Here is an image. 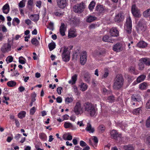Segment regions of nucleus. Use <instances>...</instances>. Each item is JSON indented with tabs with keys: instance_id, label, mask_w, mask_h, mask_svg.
Listing matches in <instances>:
<instances>
[{
	"instance_id": "f257e3e1",
	"label": "nucleus",
	"mask_w": 150,
	"mask_h": 150,
	"mask_svg": "<svg viewBox=\"0 0 150 150\" xmlns=\"http://www.w3.org/2000/svg\"><path fill=\"white\" fill-rule=\"evenodd\" d=\"M83 111H85L91 116H93L96 114V110L94 105L91 103L86 102L83 105Z\"/></svg>"
},
{
	"instance_id": "f03ea898",
	"label": "nucleus",
	"mask_w": 150,
	"mask_h": 150,
	"mask_svg": "<svg viewBox=\"0 0 150 150\" xmlns=\"http://www.w3.org/2000/svg\"><path fill=\"white\" fill-rule=\"evenodd\" d=\"M124 83L123 77L121 74L117 75L115 79L113 88L115 89H118L121 88Z\"/></svg>"
},
{
	"instance_id": "7ed1b4c3",
	"label": "nucleus",
	"mask_w": 150,
	"mask_h": 150,
	"mask_svg": "<svg viewBox=\"0 0 150 150\" xmlns=\"http://www.w3.org/2000/svg\"><path fill=\"white\" fill-rule=\"evenodd\" d=\"M13 44V40L11 41L8 39L7 43H3L1 46L0 50L4 53L8 52L12 50Z\"/></svg>"
},
{
	"instance_id": "20e7f679",
	"label": "nucleus",
	"mask_w": 150,
	"mask_h": 150,
	"mask_svg": "<svg viewBox=\"0 0 150 150\" xmlns=\"http://www.w3.org/2000/svg\"><path fill=\"white\" fill-rule=\"evenodd\" d=\"M136 28L138 32L142 33L144 32L146 29V24L145 21L140 20L138 22Z\"/></svg>"
},
{
	"instance_id": "39448f33",
	"label": "nucleus",
	"mask_w": 150,
	"mask_h": 150,
	"mask_svg": "<svg viewBox=\"0 0 150 150\" xmlns=\"http://www.w3.org/2000/svg\"><path fill=\"white\" fill-rule=\"evenodd\" d=\"M71 51L69 48L65 47L62 55V60L65 62H68L70 59Z\"/></svg>"
},
{
	"instance_id": "423d86ee",
	"label": "nucleus",
	"mask_w": 150,
	"mask_h": 150,
	"mask_svg": "<svg viewBox=\"0 0 150 150\" xmlns=\"http://www.w3.org/2000/svg\"><path fill=\"white\" fill-rule=\"evenodd\" d=\"M73 111L76 115H78L83 112V107L81 106L80 102L78 101L76 102Z\"/></svg>"
},
{
	"instance_id": "0eeeda50",
	"label": "nucleus",
	"mask_w": 150,
	"mask_h": 150,
	"mask_svg": "<svg viewBox=\"0 0 150 150\" xmlns=\"http://www.w3.org/2000/svg\"><path fill=\"white\" fill-rule=\"evenodd\" d=\"M132 28V21L131 18L129 17L127 18L126 22L124 26V29L127 33L129 34L131 32Z\"/></svg>"
},
{
	"instance_id": "6e6552de",
	"label": "nucleus",
	"mask_w": 150,
	"mask_h": 150,
	"mask_svg": "<svg viewBox=\"0 0 150 150\" xmlns=\"http://www.w3.org/2000/svg\"><path fill=\"white\" fill-rule=\"evenodd\" d=\"M85 6V5L84 3H81L75 5L73 7V10L75 13H80L83 11Z\"/></svg>"
},
{
	"instance_id": "1a4fd4ad",
	"label": "nucleus",
	"mask_w": 150,
	"mask_h": 150,
	"mask_svg": "<svg viewBox=\"0 0 150 150\" xmlns=\"http://www.w3.org/2000/svg\"><path fill=\"white\" fill-rule=\"evenodd\" d=\"M131 12L133 15L135 17L139 18L141 16L140 10L135 5H132L131 8Z\"/></svg>"
},
{
	"instance_id": "9d476101",
	"label": "nucleus",
	"mask_w": 150,
	"mask_h": 150,
	"mask_svg": "<svg viewBox=\"0 0 150 150\" xmlns=\"http://www.w3.org/2000/svg\"><path fill=\"white\" fill-rule=\"evenodd\" d=\"M125 45L120 43L114 45L113 47V50L117 52H119L122 51L125 48Z\"/></svg>"
},
{
	"instance_id": "9b49d317",
	"label": "nucleus",
	"mask_w": 150,
	"mask_h": 150,
	"mask_svg": "<svg viewBox=\"0 0 150 150\" xmlns=\"http://www.w3.org/2000/svg\"><path fill=\"white\" fill-rule=\"evenodd\" d=\"M56 1L57 6L60 8H64L67 5V0H56Z\"/></svg>"
},
{
	"instance_id": "f8f14e48",
	"label": "nucleus",
	"mask_w": 150,
	"mask_h": 150,
	"mask_svg": "<svg viewBox=\"0 0 150 150\" xmlns=\"http://www.w3.org/2000/svg\"><path fill=\"white\" fill-rule=\"evenodd\" d=\"M124 19V16L123 13L122 12H120L116 14L115 18V22L119 23L122 21Z\"/></svg>"
},
{
	"instance_id": "ddd939ff",
	"label": "nucleus",
	"mask_w": 150,
	"mask_h": 150,
	"mask_svg": "<svg viewBox=\"0 0 150 150\" xmlns=\"http://www.w3.org/2000/svg\"><path fill=\"white\" fill-rule=\"evenodd\" d=\"M87 53L85 51H83L81 54L80 62L82 65L84 64L87 60Z\"/></svg>"
},
{
	"instance_id": "4468645a",
	"label": "nucleus",
	"mask_w": 150,
	"mask_h": 150,
	"mask_svg": "<svg viewBox=\"0 0 150 150\" xmlns=\"http://www.w3.org/2000/svg\"><path fill=\"white\" fill-rule=\"evenodd\" d=\"M77 35L76 30L74 28L70 29L69 31L68 37L69 38H72L77 36Z\"/></svg>"
},
{
	"instance_id": "2eb2a0df",
	"label": "nucleus",
	"mask_w": 150,
	"mask_h": 150,
	"mask_svg": "<svg viewBox=\"0 0 150 150\" xmlns=\"http://www.w3.org/2000/svg\"><path fill=\"white\" fill-rule=\"evenodd\" d=\"M110 33V35L112 37H117L119 33V31L115 27H113L111 29Z\"/></svg>"
},
{
	"instance_id": "dca6fc26",
	"label": "nucleus",
	"mask_w": 150,
	"mask_h": 150,
	"mask_svg": "<svg viewBox=\"0 0 150 150\" xmlns=\"http://www.w3.org/2000/svg\"><path fill=\"white\" fill-rule=\"evenodd\" d=\"M67 30V27L64 23H61L59 28V32L60 34L62 36L65 35V32Z\"/></svg>"
},
{
	"instance_id": "f3484780",
	"label": "nucleus",
	"mask_w": 150,
	"mask_h": 150,
	"mask_svg": "<svg viewBox=\"0 0 150 150\" xmlns=\"http://www.w3.org/2000/svg\"><path fill=\"white\" fill-rule=\"evenodd\" d=\"M96 10L98 13H101L107 11V10L103 6L98 5L96 7Z\"/></svg>"
},
{
	"instance_id": "a211bd4d",
	"label": "nucleus",
	"mask_w": 150,
	"mask_h": 150,
	"mask_svg": "<svg viewBox=\"0 0 150 150\" xmlns=\"http://www.w3.org/2000/svg\"><path fill=\"white\" fill-rule=\"evenodd\" d=\"M64 12L61 11L60 9H57L54 10L53 13L56 16H62L64 15Z\"/></svg>"
},
{
	"instance_id": "6ab92c4d",
	"label": "nucleus",
	"mask_w": 150,
	"mask_h": 150,
	"mask_svg": "<svg viewBox=\"0 0 150 150\" xmlns=\"http://www.w3.org/2000/svg\"><path fill=\"white\" fill-rule=\"evenodd\" d=\"M86 130L89 133H93L95 131L94 128L92 127L90 123H88Z\"/></svg>"
},
{
	"instance_id": "aec40b11",
	"label": "nucleus",
	"mask_w": 150,
	"mask_h": 150,
	"mask_svg": "<svg viewBox=\"0 0 150 150\" xmlns=\"http://www.w3.org/2000/svg\"><path fill=\"white\" fill-rule=\"evenodd\" d=\"M148 44L146 42L143 41H140L137 44V46L141 48H144L147 46Z\"/></svg>"
},
{
	"instance_id": "412c9836",
	"label": "nucleus",
	"mask_w": 150,
	"mask_h": 150,
	"mask_svg": "<svg viewBox=\"0 0 150 150\" xmlns=\"http://www.w3.org/2000/svg\"><path fill=\"white\" fill-rule=\"evenodd\" d=\"M77 75L76 74H74L71 77V80L68 81V83L71 85L74 84L76 81Z\"/></svg>"
},
{
	"instance_id": "4be33fe9",
	"label": "nucleus",
	"mask_w": 150,
	"mask_h": 150,
	"mask_svg": "<svg viewBox=\"0 0 150 150\" xmlns=\"http://www.w3.org/2000/svg\"><path fill=\"white\" fill-rule=\"evenodd\" d=\"M10 10L9 5L8 4H6L3 7L2 11L3 12L7 14L9 12Z\"/></svg>"
},
{
	"instance_id": "5701e85b",
	"label": "nucleus",
	"mask_w": 150,
	"mask_h": 150,
	"mask_svg": "<svg viewBox=\"0 0 150 150\" xmlns=\"http://www.w3.org/2000/svg\"><path fill=\"white\" fill-rule=\"evenodd\" d=\"M29 17L32 21L35 22L37 21L39 18V15L38 14L31 15Z\"/></svg>"
},
{
	"instance_id": "b1692460",
	"label": "nucleus",
	"mask_w": 150,
	"mask_h": 150,
	"mask_svg": "<svg viewBox=\"0 0 150 150\" xmlns=\"http://www.w3.org/2000/svg\"><path fill=\"white\" fill-rule=\"evenodd\" d=\"M146 78V76L144 74H142L139 76L137 78L136 81L138 83L143 81Z\"/></svg>"
},
{
	"instance_id": "393cba45",
	"label": "nucleus",
	"mask_w": 150,
	"mask_h": 150,
	"mask_svg": "<svg viewBox=\"0 0 150 150\" xmlns=\"http://www.w3.org/2000/svg\"><path fill=\"white\" fill-rule=\"evenodd\" d=\"M80 89L83 91H85L87 88L88 86L86 84L81 82L79 86Z\"/></svg>"
},
{
	"instance_id": "a878e982",
	"label": "nucleus",
	"mask_w": 150,
	"mask_h": 150,
	"mask_svg": "<svg viewBox=\"0 0 150 150\" xmlns=\"http://www.w3.org/2000/svg\"><path fill=\"white\" fill-rule=\"evenodd\" d=\"M140 61L143 62L144 64L147 65H150V59L146 58H142Z\"/></svg>"
},
{
	"instance_id": "bb28decb",
	"label": "nucleus",
	"mask_w": 150,
	"mask_h": 150,
	"mask_svg": "<svg viewBox=\"0 0 150 150\" xmlns=\"http://www.w3.org/2000/svg\"><path fill=\"white\" fill-rule=\"evenodd\" d=\"M64 127L66 129H71L73 127V125L71 123L67 121L64 122Z\"/></svg>"
},
{
	"instance_id": "cd10ccee",
	"label": "nucleus",
	"mask_w": 150,
	"mask_h": 150,
	"mask_svg": "<svg viewBox=\"0 0 150 150\" xmlns=\"http://www.w3.org/2000/svg\"><path fill=\"white\" fill-rule=\"evenodd\" d=\"M147 87V83L145 82L141 83L139 85V88L141 90H145L146 89Z\"/></svg>"
},
{
	"instance_id": "c85d7f7f",
	"label": "nucleus",
	"mask_w": 150,
	"mask_h": 150,
	"mask_svg": "<svg viewBox=\"0 0 150 150\" xmlns=\"http://www.w3.org/2000/svg\"><path fill=\"white\" fill-rule=\"evenodd\" d=\"M96 19V18L93 16H88L86 19L87 22L90 23Z\"/></svg>"
},
{
	"instance_id": "c756f323",
	"label": "nucleus",
	"mask_w": 150,
	"mask_h": 150,
	"mask_svg": "<svg viewBox=\"0 0 150 150\" xmlns=\"http://www.w3.org/2000/svg\"><path fill=\"white\" fill-rule=\"evenodd\" d=\"M111 136L114 139L117 137L118 136V133L115 130H112L110 132Z\"/></svg>"
},
{
	"instance_id": "7c9ffc66",
	"label": "nucleus",
	"mask_w": 150,
	"mask_h": 150,
	"mask_svg": "<svg viewBox=\"0 0 150 150\" xmlns=\"http://www.w3.org/2000/svg\"><path fill=\"white\" fill-rule=\"evenodd\" d=\"M132 100L134 101L141 102V98L138 96H134L133 95L132 97Z\"/></svg>"
},
{
	"instance_id": "2f4dec72",
	"label": "nucleus",
	"mask_w": 150,
	"mask_h": 150,
	"mask_svg": "<svg viewBox=\"0 0 150 150\" xmlns=\"http://www.w3.org/2000/svg\"><path fill=\"white\" fill-rule=\"evenodd\" d=\"M20 22V20L18 18H14L13 19L12 24L14 26L17 25Z\"/></svg>"
},
{
	"instance_id": "473e14b6",
	"label": "nucleus",
	"mask_w": 150,
	"mask_h": 150,
	"mask_svg": "<svg viewBox=\"0 0 150 150\" xmlns=\"http://www.w3.org/2000/svg\"><path fill=\"white\" fill-rule=\"evenodd\" d=\"M7 84L9 87H13L16 85V83L14 81H11L7 82Z\"/></svg>"
},
{
	"instance_id": "72a5a7b5",
	"label": "nucleus",
	"mask_w": 150,
	"mask_h": 150,
	"mask_svg": "<svg viewBox=\"0 0 150 150\" xmlns=\"http://www.w3.org/2000/svg\"><path fill=\"white\" fill-rule=\"evenodd\" d=\"M143 14L145 17H149L150 16V8H149L144 11Z\"/></svg>"
},
{
	"instance_id": "f704fd0d",
	"label": "nucleus",
	"mask_w": 150,
	"mask_h": 150,
	"mask_svg": "<svg viewBox=\"0 0 150 150\" xmlns=\"http://www.w3.org/2000/svg\"><path fill=\"white\" fill-rule=\"evenodd\" d=\"M96 5L95 2L93 1H92L90 4L88 6V8L89 9L92 11L94 9Z\"/></svg>"
},
{
	"instance_id": "c9c22d12",
	"label": "nucleus",
	"mask_w": 150,
	"mask_h": 150,
	"mask_svg": "<svg viewBox=\"0 0 150 150\" xmlns=\"http://www.w3.org/2000/svg\"><path fill=\"white\" fill-rule=\"evenodd\" d=\"M26 0H22L18 3V6L19 8H23L25 6Z\"/></svg>"
},
{
	"instance_id": "e433bc0d",
	"label": "nucleus",
	"mask_w": 150,
	"mask_h": 150,
	"mask_svg": "<svg viewBox=\"0 0 150 150\" xmlns=\"http://www.w3.org/2000/svg\"><path fill=\"white\" fill-rule=\"evenodd\" d=\"M56 45L54 42H51L48 45V47L50 51L53 50L55 47Z\"/></svg>"
},
{
	"instance_id": "4c0bfd02",
	"label": "nucleus",
	"mask_w": 150,
	"mask_h": 150,
	"mask_svg": "<svg viewBox=\"0 0 150 150\" xmlns=\"http://www.w3.org/2000/svg\"><path fill=\"white\" fill-rule=\"evenodd\" d=\"M26 113V112L25 111H21L18 115V117L21 119L23 118L25 116Z\"/></svg>"
},
{
	"instance_id": "58836bf2",
	"label": "nucleus",
	"mask_w": 150,
	"mask_h": 150,
	"mask_svg": "<svg viewBox=\"0 0 150 150\" xmlns=\"http://www.w3.org/2000/svg\"><path fill=\"white\" fill-rule=\"evenodd\" d=\"M39 138L43 141H45L47 139V137L44 133H41L39 134Z\"/></svg>"
},
{
	"instance_id": "ea45409f",
	"label": "nucleus",
	"mask_w": 150,
	"mask_h": 150,
	"mask_svg": "<svg viewBox=\"0 0 150 150\" xmlns=\"http://www.w3.org/2000/svg\"><path fill=\"white\" fill-rule=\"evenodd\" d=\"M31 42L33 45L35 46H37L39 44V41L35 38H33L31 40Z\"/></svg>"
},
{
	"instance_id": "a19ab883",
	"label": "nucleus",
	"mask_w": 150,
	"mask_h": 150,
	"mask_svg": "<svg viewBox=\"0 0 150 150\" xmlns=\"http://www.w3.org/2000/svg\"><path fill=\"white\" fill-rule=\"evenodd\" d=\"M73 100V97H67L65 99V102L66 104H68L69 103H72Z\"/></svg>"
},
{
	"instance_id": "79ce46f5",
	"label": "nucleus",
	"mask_w": 150,
	"mask_h": 150,
	"mask_svg": "<svg viewBox=\"0 0 150 150\" xmlns=\"http://www.w3.org/2000/svg\"><path fill=\"white\" fill-rule=\"evenodd\" d=\"M130 71L131 73L135 75L137 74H138V73L135 70V67H130Z\"/></svg>"
},
{
	"instance_id": "37998d69",
	"label": "nucleus",
	"mask_w": 150,
	"mask_h": 150,
	"mask_svg": "<svg viewBox=\"0 0 150 150\" xmlns=\"http://www.w3.org/2000/svg\"><path fill=\"white\" fill-rule=\"evenodd\" d=\"M26 60L25 59L22 57H20L19 58V62L22 64H24L26 63Z\"/></svg>"
},
{
	"instance_id": "c03bdc74",
	"label": "nucleus",
	"mask_w": 150,
	"mask_h": 150,
	"mask_svg": "<svg viewBox=\"0 0 150 150\" xmlns=\"http://www.w3.org/2000/svg\"><path fill=\"white\" fill-rule=\"evenodd\" d=\"M124 149L125 150H134L133 147L130 145L124 146Z\"/></svg>"
},
{
	"instance_id": "a18cd8bd",
	"label": "nucleus",
	"mask_w": 150,
	"mask_h": 150,
	"mask_svg": "<svg viewBox=\"0 0 150 150\" xmlns=\"http://www.w3.org/2000/svg\"><path fill=\"white\" fill-rule=\"evenodd\" d=\"M13 58L11 56H8L6 59V61L7 64L11 62L13 60Z\"/></svg>"
},
{
	"instance_id": "49530a36",
	"label": "nucleus",
	"mask_w": 150,
	"mask_h": 150,
	"mask_svg": "<svg viewBox=\"0 0 150 150\" xmlns=\"http://www.w3.org/2000/svg\"><path fill=\"white\" fill-rule=\"evenodd\" d=\"M141 107H139L134 109L133 113L134 114L137 115L139 114L141 111Z\"/></svg>"
},
{
	"instance_id": "de8ad7c7",
	"label": "nucleus",
	"mask_w": 150,
	"mask_h": 150,
	"mask_svg": "<svg viewBox=\"0 0 150 150\" xmlns=\"http://www.w3.org/2000/svg\"><path fill=\"white\" fill-rule=\"evenodd\" d=\"M84 80L86 81L87 82H89L90 81V77L89 74L88 73H86L85 74L84 76Z\"/></svg>"
},
{
	"instance_id": "09e8293b",
	"label": "nucleus",
	"mask_w": 150,
	"mask_h": 150,
	"mask_svg": "<svg viewBox=\"0 0 150 150\" xmlns=\"http://www.w3.org/2000/svg\"><path fill=\"white\" fill-rule=\"evenodd\" d=\"M103 40L105 42H110L111 41L109 36L108 35H105L103 38Z\"/></svg>"
},
{
	"instance_id": "8fccbe9b",
	"label": "nucleus",
	"mask_w": 150,
	"mask_h": 150,
	"mask_svg": "<svg viewBox=\"0 0 150 150\" xmlns=\"http://www.w3.org/2000/svg\"><path fill=\"white\" fill-rule=\"evenodd\" d=\"M98 129L100 132L102 133L104 131L105 128L103 125H101L99 126Z\"/></svg>"
},
{
	"instance_id": "3c124183",
	"label": "nucleus",
	"mask_w": 150,
	"mask_h": 150,
	"mask_svg": "<svg viewBox=\"0 0 150 150\" xmlns=\"http://www.w3.org/2000/svg\"><path fill=\"white\" fill-rule=\"evenodd\" d=\"M115 100L114 97L113 96H109L107 99V101L110 103L113 102Z\"/></svg>"
},
{
	"instance_id": "603ef678",
	"label": "nucleus",
	"mask_w": 150,
	"mask_h": 150,
	"mask_svg": "<svg viewBox=\"0 0 150 150\" xmlns=\"http://www.w3.org/2000/svg\"><path fill=\"white\" fill-rule=\"evenodd\" d=\"M91 139L95 143L94 145L95 146H96V144L98 143V140L97 138L96 137L93 136L91 138Z\"/></svg>"
},
{
	"instance_id": "864d4df0",
	"label": "nucleus",
	"mask_w": 150,
	"mask_h": 150,
	"mask_svg": "<svg viewBox=\"0 0 150 150\" xmlns=\"http://www.w3.org/2000/svg\"><path fill=\"white\" fill-rule=\"evenodd\" d=\"M139 69L140 70H142L144 68V63L143 62L140 61V62L139 64Z\"/></svg>"
},
{
	"instance_id": "5fc2aeb1",
	"label": "nucleus",
	"mask_w": 150,
	"mask_h": 150,
	"mask_svg": "<svg viewBox=\"0 0 150 150\" xmlns=\"http://www.w3.org/2000/svg\"><path fill=\"white\" fill-rule=\"evenodd\" d=\"M36 111L35 107H33L30 110V113L31 115H33Z\"/></svg>"
},
{
	"instance_id": "6e6d98bb",
	"label": "nucleus",
	"mask_w": 150,
	"mask_h": 150,
	"mask_svg": "<svg viewBox=\"0 0 150 150\" xmlns=\"http://www.w3.org/2000/svg\"><path fill=\"white\" fill-rule=\"evenodd\" d=\"M65 136H67V139L66 140H71L72 139V137L70 134L68 133Z\"/></svg>"
},
{
	"instance_id": "4d7b16f0",
	"label": "nucleus",
	"mask_w": 150,
	"mask_h": 150,
	"mask_svg": "<svg viewBox=\"0 0 150 150\" xmlns=\"http://www.w3.org/2000/svg\"><path fill=\"white\" fill-rule=\"evenodd\" d=\"M80 145L82 147L86 146L87 145L86 143L82 140H81L80 142Z\"/></svg>"
},
{
	"instance_id": "13d9d810",
	"label": "nucleus",
	"mask_w": 150,
	"mask_h": 150,
	"mask_svg": "<svg viewBox=\"0 0 150 150\" xmlns=\"http://www.w3.org/2000/svg\"><path fill=\"white\" fill-rule=\"evenodd\" d=\"M146 125L147 127H150V116L146 121Z\"/></svg>"
},
{
	"instance_id": "bf43d9fd",
	"label": "nucleus",
	"mask_w": 150,
	"mask_h": 150,
	"mask_svg": "<svg viewBox=\"0 0 150 150\" xmlns=\"http://www.w3.org/2000/svg\"><path fill=\"white\" fill-rule=\"evenodd\" d=\"M146 109H150V98L148 102L146 103Z\"/></svg>"
},
{
	"instance_id": "052dcab7",
	"label": "nucleus",
	"mask_w": 150,
	"mask_h": 150,
	"mask_svg": "<svg viewBox=\"0 0 150 150\" xmlns=\"http://www.w3.org/2000/svg\"><path fill=\"white\" fill-rule=\"evenodd\" d=\"M41 4L42 2L41 1H38L36 3V6L37 7L40 8L41 7Z\"/></svg>"
},
{
	"instance_id": "680f3d73",
	"label": "nucleus",
	"mask_w": 150,
	"mask_h": 150,
	"mask_svg": "<svg viewBox=\"0 0 150 150\" xmlns=\"http://www.w3.org/2000/svg\"><path fill=\"white\" fill-rule=\"evenodd\" d=\"M74 92L77 95L78 93V92L77 88L76 86H74L73 88Z\"/></svg>"
},
{
	"instance_id": "e2e57ef3",
	"label": "nucleus",
	"mask_w": 150,
	"mask_h": 150,
	"mask_svg": "<svg viewBox=\"0 0 150 150\" xmlns=\"http://www.w3.org/2000/svg\"><path fill=\"white\" fill-rule=\"evenodd\" d=\"M77 124V125H79L80 127H84V126L83 121H78Z\"/></svg>"
},
{
	"instance_id": "0e129e2a",
	"label": "nucleus",
	"mask_w": 150,
	"mask_h": 150,
	"mask_svg": "<svg viewBox=\"0 0 150 150\" xmlns=\"http://www.w3.org/2000/svg\"><path fill=\"white\" fill-rule=\"evenodd\" d=\"M33 4V0H28L27 5L29 6H32Z\"/></svg>"
},
{
	"instance_id": "69168bd1",
	"label": "nucleus",
	"mask_w": 150,
	"mask_h": 150,
	"mask_svg": "<svg viewBox=\"0 0 150 150\" xmlns=\"http://www.w3.org/2000/svg\"><path fill=\"white\" fill-rule=\"evenodd\" d=\"M79 138H76L75 139H73L72 142L73 143V144L75 145H76L77 144H78V140H79Z\"/></svg>"
},
{
	"instance_id": "338daca9",
	"label": "nucleus",
	"mask_w": 150,
	"mask_h": 150,
	"mask_svg": "<svg viewBox=\"0 0 150 150\" xmlns=\"http://www.w3.org/2000/svg\"><path fill=\"white\" fill-rule=\"evenodd\" d=\"M97 25L93 24H92L89 26L88 28L90 29H94L97 27Z\"/></svg>"
},
{
	"instance_id": "774afa93",
	"label": "nucleus",
	"mask_w": 150,
	"mask_h": 150,
	"mask_svg": "<svg viewBox=\"0 0 150 150\" xmlns=\"http://www.w3.org/2000/svg\"><path fill=\"white\" fill-rule=\"evenodd\" d=\"M25 88L22 86H20L18 88V90L20 92H22L25 90Z\"/></svg>"
}]
</instances>
